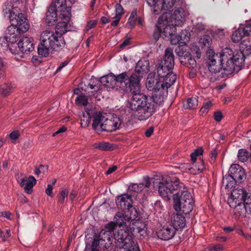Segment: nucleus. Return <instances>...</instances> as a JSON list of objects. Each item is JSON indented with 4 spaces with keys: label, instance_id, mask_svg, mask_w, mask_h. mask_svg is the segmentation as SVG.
Returning a JSON list of instances; mask_svg holds the SVG:
<instances>
[{
    "label": "nucleus",
    "instance_id": "10",
    "mask_svg": "<svg viewBox=\"0 0 251 251\" xmlns=\"http://www.w3.org/2000/svg\"><path fill=\"white\" fill-rule=\"evenodd\" d=\"M122 125V122L119 117L116 115L108 116L107 118L105 117L103 121V131L107 132H113L119 129Z\"/></svg>",
    "mask_w": 251,
    "mask_h": 251
},
{
    "label": "nucleus",
    "instance_id": "18",
    "mask_svg": "<svg viewBox=\"0 0 251 251\" xmlns=\"http://www.w3.org/2000/svg\"><path fill=\"white\" fill-rule=\"evenodd\" d=\"M116 204L118 208L125 210L132 206V200L130 195L125 194L117 197Z\"/></svg>",
    "mask_w": 251,
    "mask_h": 251
},
{
    "label": "nucleus",
    "instance_id": "37",
    "mask_svg": "<svg viewBox=\"0 0 251 251\" xmlns=\"http://www.w3.org/2000/svg\"><path fill=\"white\" fill-rule=\"evenodd\" d=\"M231 193L232 194V196L236 197L242 203H243L244 199L247 196L246 191L240 188L233 189Z\"/></svg>",
    "mask_w": 251,
    "mask_h": 251
},
{
    "label": "nucleus",
    "instance_id": "47",
    "mask_svg": "<svg viewBox=\"0 0 251 251\" xmlns=\"http://www.w3.org/2000/svg\"><path fill=\"white\" fill-rule=\"evenodd\" d=\"M175 51L176 54L180 57V62L182 63L183 61L182 59L184 58V59H186V57L189 55V53L186 51H184L182 49V48L178 47L176 49Z\"/></svg>",
    "mask_w": 251,
    "mask_h": 251
},
{
    "label": "nucleus",
    "instance_id": "6",
    "mask_svg": "<svg viewBox=\"0 0 251 251\" xmlns=\"http://www.w3.org/2000/svg\"><path fill=\"white\" fill-rule=\"evenodd\" d=\"M169 82L165 81L164 79L158 77V78L155 77V74L153 73H150L146 79V87L147 89L153 92L152 94H156V96L160 95L163 97L168 94V89L173 84L175 80L174 75H172Z\"/></svg>",
    "mask_w": 251,
    "mask_h": 251
},
{
    "label": "nucleus",
    "instance_id": "15",
    "mask_svg": "<svg viewBox=\"0 0 251 251\" xmlns=\"http://www.w3.org/2000/svg\"><path fill=\"white\" fill-rule=\"evenodd\" d=\"M19 50L23 53H28L34 50L33 40L31 38L24 37L18 43Z\"/></svg>",
    "mask_w": 251,
    "mask_h": 251
},
{
    "label": "nucleus",
    "instance_id": "39",
    "mask_svg": "<svg viewBox=\"0 0 251 251\" xmlns=\"http://www.w3.org/2000/svg\"><path fill=\"white\" fill-rule=\"evenodd\" d=\"M94 148L101 151H111L113 150V147L111 145L107 142H101L96 143L93 145Z\"/></svg>",
    "mask_w": 251,
    "mask_h": 251
},
{
    "label": "nucleus",
    "instance_id": "19",
    "mask_svg": "<svg viewBox=\"0 0 251 251\" xmlns=\"http://www.w3.org/2000/svg\"><path fill=\"white\" fill-rule=\"evenodd\" d=\"M128 72H124L117 75H115V84L125 92L127 91Z\"/></svg>",
    "mask_w": 251,
    "mask_h": 251
},
{
    "label": "nucleus",
    "instance_id": "5",
    "mask_svg": "<svg viewBox=\"0 0 251 251\" xmlns=\"http://www.w3.org/2000/svg\"><path fill=\"white\" fill-rule=\"evenodd\" d=\"M175 65L174 55L173 49L170 48H167L165 50V54L162 59L156 65V71L158 77L164 79L165 81L169 82L172 75L175 77L174 83L176 79V74L172 73V70Z\"/></svg>",
    "mask_w": 251,
    "mask_h": 251
},
{
    "label": "nucleus",
    "instance_id": "27",
    "mask_svg": "<svg viewBox=\"0 0 251 251\" xmlns=\"http://www.w3.org/2000/svg\"><path fill=\"white\" fill-rule=\"evenodd\" d=\"M184 11L182 8H178L176 9L173 15H171L172 19L175 21V25H180L184 20Z\"/></svg>",
    "mask_w": 251,
    "mask_h": 251
},
{
    "label": "nucleus",
    "instance_id": "16",
    "mask_svg": "<svg viewBox=\"0 0 251 251\" xmlns=\"http://www.w3.org/2000/svg\"><path fill=\"white\" fill-rule=\"evenodd\" d=\"M128 227H129L132 234L139 233L140 236H144L146 234L147 227L146 224L139 220H135L128 224Z\"/></svg>",
    "mask_w": 251,
    "mask_h": 251
},
{
    "label": "nucleus",
    "instance_id": "11",
    "mask_svg": "<svg viewBox=\"0 0 251 251\" xmlns=\"http://www.w3.org/2000/svg\"><path fill=\"white\" fill-rule=\"evenodd\" d=\"M13 17L12 21H10L11 25L16 26L17 30L19 31V32H25L29 28V25L27 22V19L25 17L24 14L21 13V10L20 9V12L18 14H15Z\"/></svg>",
    "mask_w": 251,
    "mask_h": 251
},
{
    "label": "nucleus",
    "instance_id": "60",
    "mask_svg": "<svg viewBox=\"0 0 251 251\" xmlns=\"http://www.w3.org/2000/svg\"><path fill=\"white\" fill-rule=\"evenodd\" d=\"M115 16L121 18L123 14L124 9L120 3H117L115 5Z\"/></svg>",
    "mask_w": 251,
    "mask_h": 251
},
{
    "label": "nucleus",
    "instance_id": "51",
    "mask_svg": "<svg viewBox=\"0 0 251 251\" xmlns=\"http://www.w3.org/2000/svg\"><path fill=\"white\" fill-rule=\"evenodd\" d=\"M200 42L204 47H209L212 43V39L209 35H204L201 38Z\"/></svg>",
    "mask_w": 251,
    "mask_h": 251
},
{
    "label": "nucleus",
    "instance_id": "12",
    "mask_svg": "<svg viewBox=\"0 0 251 251\" xmlns=\"http://www.w3.org/2000/svg\"><path fill=\"white\" fill-rule=\"evenodd\" d=\"M176 233L175 227L171 224L159 226L156 231L158 238L168 241L172 239Z\"/></svg>",
    "mask_w": 251,
    "mask_h": 251
},
{
    "label": "nucleus",
    "instance_id": "22",
    "mask_svg": "<svg viewBox=\"0 0 251 251\" xmlns=\"http://www.w3.org/2000/svg\"><path fill=\"white\" fill-rule=\"evenodd\" d=\"M57 9L55 6L51 5L46 14L45 21L49 25H54L57 20Z\"/></svg>",
    "mask_w": 251,
    "mask_h": 251
},
{
    "label": "nucleus",
    "instance_id": "40",
    "mask_svg": "<svg viewBox=\"0 0 251 251\" xmlns=\"http://www.w3.org/2000/svg\"><path fill=\"white\" fill-rule=\"evenodd\" d=\"M176 25L168 24L164 28L163 33L165 37H170L176 32Z\"/></svg>",
    "mask_w": 251,
    "mask_h": 251
},
{
    "label": "nucleus",
    "instance_id": "2",
    "mask_svg": "<svg viewBox=\"0 0 251 251\" xmlns=\"http://www.w3.org/2000/svg\"><path fill=\"white\" fill-rule=\"evenodd\" d=\"M208 58V68L212 73H219L221 69L227 74H232L236 70H240L245 60L242 51H233L230 48H226L220 53H215L212 50L206 52Z\"/></svg>",
    "mask_w": 251,
    "mask_h": 251
},
{
    "label": "nucleus",
    "instance_id": "23",
    "mask_svg": "<svg viewBox=\"0 0 251 251\" xmlns=\"http://www.w3.org/2000/svg\"><path fill=\"white\" fill-rule=\"evenodd\" d=\"M185 218L182 214H176L174 215L171 219L172 226L175 227V230L181 229L185 226Z\"/></svg>",
    "mask_w": 251,
    "mask_h": 251
},
{
    "label": "nucleus",
    "instance_id": "13",
    "mask_svg": "<svg viewBox=\"0 0 251 251\" xmlns=\"http://www.w3.org/2000/svg\"><path fill=\"white\" fill-rule=\"evenodd\" d=\"M228 174L239 183L243 182L246 178L245 170L238 164L231 165L228 170Z\"/></svg>",
    "mask_w": 251,
    "mask_h": 251
},
{
    "label": "nucleus",
    "instance_id": "59",
    "mask_svg": "<svg viewBox=\"0 0 251 251\" xmlns=\"http://www.w3.org/2000/svg\"><path fill=\"white\" fill-rule=\"evenodd\" d=\"M242 30L246 37H249L251 35V22L246 23L245 26L242 27Z\"/></svg>",
    "mask_w": 251,
    "mask_h": 251
},
{
    "label": "nucleus",
    "instance_id": "33",
    "mask_svg": "<svg viewBox=\"0 0 251 251\" xmlns=\"http://www.w3.org/2000/svg\"><path fill=\"white\" fill-rule=\"evenodd\" d=\"M124 213L130 222L137 220L138 217V213L136 209L133 206L124 210Z\"/></svg>",
    "mask_w": 251,
    "mask_h": 251
},
{
    "label": "nucleus",
    "instance_id": "42",
    "mask_svg": "<svg viewBox=\"0 0 251 251\" xmlns=\"http://www.w3.org/2000/svg\"><path fill=\"white\" fill-rule=\"evenodd\" d=\"M190 36V33L188 30H182L179 35L180 43L186 45L189 41Z\"/></svg>",
    "mask_w": 251,
    "mask_h": 251
},
{
    "label": "nucleus",
    "instance_id": "8",
    "mask_svg": "<svg viewBox=\"0 0 251 251\" xmlns=\"http://www.w3.org/2000/svg\"><path fill=\"white\" fill-rule=\"evenodd\" d=\"M116 226L117 225L115 222L109 223L105 226L104 229L100 231L99 237H97V239L100 240V242L105 243L106 249L105 250L106 251H116V247L112 244L113 237L112 236V232Z\"/></svg>",
    "mask_w": 251,
    "mask_h": 251
},
{
    "label": "nucleus",
    "instance_id": "36",
    "mask_svg": "<svg viewBox=\"0 0 251 251\" xmlns=\"http://www.w3.org/2000/svg\"><path fill=\"white\" fill-rule=\"evenodd\" d=\"M246 38V36L244 32V30H242V27H240L236 30L232 34L231 39L234 43H237L243 39Z\"/></svg>",
    "mask_w": 251,
    "mask_h": 251
},
{
    "label": "nucleus",
    "instance_id": "17",
    "mask_svg": "<svg viewBox=\"0 0 251 251\" xmlns=\"http://www.w3.org/2000/svg\"><path fill=\"white\" fill-rule=\"evenodd\" d=\"M176 0H163L162 2V8L164 10L168 11L169 12L168 14L170 15V12L171 9L174 5ZM168 13L163 12V14L158 18V23L159 25H161L164 23V22L168 24V18L167 15Z\"/></svg>",
    "mask_w": 251,
    "mask_h": 251
},
{
    "label": "nucleus",
    "instance_id": "45",
    "mask_svg": "<svg viewBox=\"0 0 251 251\" xmlns=\"http://www.w3.org/2000/svg\"><path fill=\"white\" fill-rule=\"evenodd\" d=\"M91 117L89 112L83 113V116L81 118V125L83 127H87L91 122Z\"/></svg>",
    "mask_w": 251,
    "mask_h": 251
},
{
    "label": "nucleus",
    "instance_id": "32",
    "mask_svg": "<svg viewBox=\"0 0 251 251\" xmlns=\"http://www.w3.org/2000/svg\"><path fill=\"white\" fill-rule=\"evenodd\" d=\"M69 24V22L67 21L58 23L56 25L55 30L54 32L63 36V35L68 31V28Z\"/></svg>",
    "mask_w": 251,
    "mask_h": 251
},
{
    "label": "nucleus",
    "instance_id": "35",
    "mask_svg": "<svg viewBox=\"0 0 251 251\" xmlns=\"http://www.w3.org/2000/svg\"><path fill=\"white\" fill-rule=\"evenodd\" d=\"M240 48L242 51L245 52L246 54L251 53V39L249 37H246L242 41L240 45Z\"/></svg>",
    "mask_w": 251,
    "mask_h": 251
},
{
    "label": "nucleus",
    "instance_id": "50",
    "mask_svg": "<svg viewBox=\"0 0 251 251\" xmlns=\"http://www.w3.org/2000/svg\"><path fill=\"white\" fill-rule=\"evenodd\" d=\"M143 190V184L134 183L128 186L129 192H140Z\"/></svg>",
    "mask_w": 251,
    "mask_h": 251
},
{
    "label": "nucleus",
    "instance_id": "28",
    "mask_svg": "<svg viewBox=\"0 0 251 251\" xmlns=\"http://www.w3.org/2000/svg\"><path fill=\"white\" fill-rule=\"evenodd\" d=\"M0 50L3 51L9 50L13 54L17 53V49L16 48H12L11 47L8 41V33L7 35L0 37Z\"/></svg>",
    "mask_w": 251,
    "mask_h": 251
},
{
    "label": "nucleus",
    "instance_id": "48",
    "mask_svg": "<svg viewBox=\"0 0 251 251\" xmlns=\"http://www.w3.org/2000/svg\"><path fill=\"white\" fill-rule=\"evenodd\" d=\"M100 242V240L97 239V238H95L92 243V245H91V247H92V251H99L98 250H97L96 249V248L98 246H103V251H106V250H105V249H106V247H105V243H101Z\"/></svg>",
    "mask_w": 251,
    "mask_h": 251
},
{
    "label": "nucleus",
    "instance_id": "21",
    "mask_svg": "<svg viewBox=\"0 0 251 251\" xmlns=\"http://www.w3.org/2000/svg\"><path fill=\"white\" fill-rule=\"evenodd\" d=\"M150 71V63L145 58L141 59L137 63L135 68V72L139 75H143L147 74Z\"/></svg>",
    "mask_w": 251,
    "mask_h": 251
},
{
    "label": "nucleus",
    "instance_id": "46",
    "mask_svg": "<svg viewBox=\"0 0 251 251\" xmlns=\"http://www.w3.org/2000/svg\"><path fill=\"white\" fill-rule=\"evenodd\" d=\"M227 202L230 207H235L238 204L242 203L238 199L235 197L232 196L231 193L228 199Z\"/></svg>",
    "mask_w": 251,
    "mask_h": 251
},
{
    "label": "nucleus",
    "instance_id": "7",
    "mask_svg": "<svg viewBox=\"0 0 251 251\" xmlns=\"http://www.w3.org/2000/svg\"><path fill=\"white\" fill-rule=\"evenodd\" d=\"M115 240L116 251L119 249L121 251H128L137 244L132 240L129 233L128 228H120L113 234Z\"/></svg>",
    "mask_w": 251,
    "mask_h": 251
},
{
    "label": "nucleus",
    "instance_id": "55",
    "mask_svg": "<svg viewBox=\"0 0 251 251\" xmlns=\"http://www.w3.org/2000/svg\"><path fill=\"white\" fill-rule=\"evenodd\" d=\"M203 150L202 148L196 149L191 154V158L192 161H196L197 157L202 154Z\"/></svg>",
    "mask_w": 251,
    "mask_h": 251
},
{
    "label": "nucleus",
    "instance_id": "26",
    "mask_svg": "<svg viewBox=\"0 0 251 251\" xmlns=\"http://www.w3.org/2000/svg\"><path fill=\"white\" fill-rule=\"evenodd\" d=\"M105 120V117L102 116L101 113L96 114L93 116L92 127L95 130L98 131L103 130V121Z\"/></svg>",
    "mask_w": 251,
    "mask_h": 251
},
{
    "label": "nucleus",
    "instance_id": "20",
    "mask_svg": "<svg viewBox=\"0 0 251 251\" xmlns=\"http://www.w3.org/2000/svg\"><path fill=\"white\" fill-rule=\"evenodd\" d=\"M36 179L33 176H30L28 177L25 176L21 178L19 181L21 187H24V190L27 194H30L32 192V188L36 183Z\"/></svg>",
    "mask_w": 251,
    "mask_h": 251
},
{
    "label": "nucleus",
    "instance_id": "9",
    "mask_svg": "<svg viewBox=\"0 0 251 251\" xmlns=\"http://www.w3.org/2000/svg\"><path fill=\"white\" fill-rule=\"evenodd\" d=\"M142 77V75H139L135 72L131 75L129 74L127 91L129 90L133 95L141 93L140 81Z\"/></svg>",
    "mask_w": 251,
    "mask_h": 251
},
{
    "label": "nucleus",
    "instance_id": "1",
    "mask_svg": "<svg viewBox=\"0 0 251 251\" xmlns=\"http://www.w3.org/2000/svg\"><path fill=\"white\" fill-rule=\"evenodd\" d=\"M158 193L165 201H169L173 195L174 207L176 211L188 214L193 208L191 193L182 183L163 179L158 183Z\"/></svg>",
    "mask_w": 251,
    "mask_h": 251
},
{
    "label": "nucleus",
    "instance_id": "58",
    "mask_svg": "<svg viewBox=\"0 0 251 251\" xmlns=\"http://www.w3.org/2000/svg\"><path fill=\"white\" fill-rule=\"evenodd\" d=\"M18 38V34L15 33H10L9 35H8V41L9 44L12 45L15 43L17 41Z\"/></svg>",
    "mask_w": 251,
    "mask_h": 251
},
{
    "label": "nucleus",
    "instance_id": "38",
    "mask_svg": "<svg viewBox=\"0 0 251 251\" xmlns=\"http://www.w3.org/2000/svg\"><path fill=\"white\" fill-rule=\"evenodd\" d=\"M198 105V98L196 97L189 98L183 106L185 109H195Z\"/></svg>",
    "mask_w": 251,
    "mask_h": 251
},
{
    "label": "nucleus",
    "instance_id": "54",
    "mask_svg": "<svg viewBox=\"0 0 251 251\" xmlns=\"http://www.w3.org/2000/svg\"><path fill=\"white\" fill-rule=\"evenodd\" d=\"M180 168L182 172L192 174V164L183 163L181 165Z\"/></svg>",
    "mask_w": 251,
    "mask_h": 251
},
{
    "label": "nucleus",
    "instance_id": "49",
    "mask_svg": "<svg viewBox=\"0 0 251 251\" xmlns=\"http://www.w3.org/2000/svg\"><path fill=\"white\" fill-rule=\"evenodd\" d=\"M161 28L158 25H156L152 35L153 39L155 42H156L159 40L161 37Z\"/></svg>",
    "mask_w": 251,
    "mask_h": 251
},
{
    "label": "nucleus",
    "instance_id": "30",
    "mask_svg": "<svg viewBox=\"0 0 251 251\" xmlns=\"http://www.w3.org/2000/svg\"><path fill=\"white\" fill-rule=\"evenodd\" d=\"M205 169H206V167L202 160L199 159L198 161H193L192 174L197 175L200 174Z\"/></svg>",
    "mask_w": 251,
    "mask_h": 251
},
{
    "label": "nucleus",
    "instance_id": "31",
    "mask_svg": "<svg viewBox=\"0 0 251 251\" xmlns=\"http://www.w3.org/2000/svg\"><path fill=\"white\" fill-rule=\"evenodd\" d=\"M232 208H234V214L239 217L244 218L246 217V213H249V211L243 203Z\"/></svg>",
    "mask_w": 251,
    "mask_h": 251
},
{
    "label": "nucleus",
    "instance_id": "64",
    "mask_svg": "<svg viewBox=\"0 0 251 251\" xmlns=\"http://www.w3.org/2000/svg\"><path fill=\"white\" fill-rule=\"evenodd\" d=\"M137 16V9H134L130 14V17L128 20V23L130 25L134 24L135 18Z\"/></svg>",
    "mask_w": 251,
    "mask_h": 251
},
{
    "label": "nucleus",
    "instance_id": "56",
    "mask_svg": "<svg viewBox=\"0 0 251 251\" xmlns=\"http://www.w3.org/2000/svg\"><path fill=\"white\" fill-rule=\"evenodd\" d=\"M243 203L247 208L249 211V213H251V194L249 195L247 194V196L244 199Z\"/></svg>",
    "mask_w": 251,
    "mask_h": 251
},
{
    "label": "nucleus",
    "instance_id": "44",
    "mask_svg": "<svg viewBox=\"0 0 251 251\" xmlns=\"http://www.w3.org/2000/svg\"><path fill=\"white\" fill-rule=\"evenodd\" d=\"M11 92V88L7 84L3 83L0 85V95L2 97H6Z\"/></svg>",
    "mask_w": 251,
    "mask_h": 251
},
{
    "label": "nucleus",
    "instance_id": "53",
    "mask_svg": "<svg viewBox=\"0 0 251 251\" xmlns=\"http://www.w3.org/2000/svg\"><path fill=\"white\" fill-rule=\"evenodd\" d=\"M48 169V166L40 165L38 168L37 167H35L34 174L36 175H39L42 173L45 174L46 172H47Z\"/></svg>",
    "mask_w": 251,
    "mask_h": 251
},
{
    "label": "nucleus",
    "instance_id": "57",
    "mask_svg": "<svg viewBox=\"0 0 251 251\" xmlns=\"http://www.w3.org/2000/svg\"><path fill=\"white\" fill-rule=\"evenodd\" d=\"M193 29L196 33H199L205 30V25L201 23H198L194 26Z\"/></svg>",
    "mask_w": 251,
    "mask_h": 251
},
{
    "label": "nucleus",
    "instance_id": "41",
    "mask_svg": "<svg viewBox=\"0 0 251 251\" xmlns=\"http://www.w3.org/2000/svg\"><path fill=\"white\" fill-rule=\"evenodd\" d=\"M237 156L239 161L245 162L249 159L250 153L246 149H241L239 150Z\"/></svg>",
    "mask_w": 251,
    "mask_h": 251
},
{
    "label": "nucleus",
    "instance_id": "52",
    "mask_svg": "<svg viewBox=\"0 0 251 251\" xmlns=\"http://www.w3.org/2000/svg\"><path fill=\"white\" fill-rule=\"evenodd\" d=\"M212 104L211 101H208L206 102L200 109V113L201 115H203L206 114L209 111V109L211 107Z\"/></svg>",
    "mask_w": 251,
    "mask_h": 251
},
{
    "label": "nucleus",
    "instance_id": "43",
    "mask_svg": "<svg viewBox=\"0 0 251 251\" xmlns=\"http://www.w3.org/2000/svg\"><path fill=\"white\" fill-rule=\"evenodd\" d=\"M75 103L78 106H86L88 104V98L85 95L81 94L76 97Z\"/></svg>",
    "mask_w": 251,
    "mask_h": 251
},
{
    "label": "nucleus",
    "instance_id": "34",
    "mask_svg": "<svg viewBox=\"0 0 251 251\" xmlns=\"http://www.w3.org/2000/svg\"><path fill=\"white\" fill-rule=\"evenodd\" d=\"M236 183V181L229 174L225 175L223 178V186L225 187L226 189L232 188Z\"/></svg>",
    "mask_w": 251,
    "mask_h": 251
},
{
    "label": "nucleus",
    "instance_id": "61",
    "mask_svg": "<svg viewBox=\"0 0 251 251\" xmlns=\"http://www.w3.org/2000/svg\"><path fill=\"white\" fill-rule=\"evenodd\" d=\"M182 62H184L185 64H189L190 67L192 68L195 67L196 65V61L195 59L191 57L190 54L188 55L186 58L185 59V61H183Z\"/></svg>",
    "mask_w": 251,
    "mask_h": 251
},
{
    "label": "nucleus",
    "instance_id": "3",
    "mask_svg": "<svg viewBox=\"0 0 251 251\" xmlns=\"http://www.w3.org/2000/svg\"><path fill=\"white\" fill-rule=\"evenodd\" d=\"M164 99L161 95L152 94L151 96H147L141 93L132 95L128 107L135 112V114L139 120L144 121L153 115Z\"/></svg>",
    "mask_w": 251,
    "mask_h": 251
},
{
    "label": "nucleus",
    "instance_id": "25",
    "mask_svg": "<svg viewBox=\"0 0 251 251\" xmlns=\"http://www.w3.org/2000/svg\"><path fill=\"white\" fill-rule=\"evenodd\" d=\"M100 82L103 86L107 88H113L115 84V75L112 73H110L107 75L102 76L100 78Z\"/></svg>",
    "mask_w": 251,
    "mask_h": 251
},
{
    "label": "nucleus",
    "instance_id": "62",
    "mask_svg": "<svg viewBox=\"0 0 251 251\" xmlns=\"http://www.w3.org/2000/svg\"><path fill=\"white\" fill-rule=\"evenodd\" d=\"M68 194V192L66 190H62L59 195H58V202L63 203L65 201V199L67 197Z\"/></svg>",
    "mask_w": 251,
    "mask_h": 251
},
{
    "label": "nucleus",
    "instance_id": "24",
    "mask_svg": "<svg viewBox=\"0 0 251 251\" xmlns=\"http://www.w3.org/2000/svg\"><path fill=\"white\" fill-rule=\"evenodd\" d=\"M114 220L119 228H128V223H130L125 214L120 212L116 213L114 216Z\"/></svg>",
    "mask_w": 251,
    "mask_h": 251
},
{
    "label": "nucleus",
    "instance_id": "63",
    "mask_svg": "<svg viewBox=\"0 0 251 251\" xmlns=\"http://www.w3.org/2000/svg\"><path fill=\"white\" fill-rule=\"evenodd\" d=\"M170 42L172 45H176L177 44L180 43V39L179 38V35H177L175 34V33L171 35L170 37Z\"/></svg>",
    "mask_w": 251,
    "mask_h": 251
},
{
    "label": "nucleus",
    "instance_id": "29",
    "mask_svg": "<svg viewBox=\"0 0 251 251\" xmlns=\"http://www.w3.org/2000/svg\"><path fill=\"white\" fill-rule=\"evenodd\" d=\"M57 9L60 12V18L69 22L71 17V7L67 6L66 5L62 7H57Z\"/></svg>",
    "mask_w": 251,
    "mask_h": 251
},
{
    "label": "nucleus",
    "instance_id": "4",
    "mask_svg": "<svg viewBox=\"0 0 251 251\" xmlns=\"http://www.w3.org/2000/svg\"><path fill=\"white\" fill-rule=\"evenodd\" d=\"M40 40L41 43L38 47V53L43 57H47L49 54L50 50L60 51L66 45L64 37L52 31L47 30L43 31L41 34Z\"/></svg>",
    "mask_w": 251,
    "mask_h": 251
},
{
    "label": "nucleus",
    "instance_id": "14",
    "mask_svg": "<svg viewBox=\"0 0 251 251\" xmlns=\"http://www.w3.org/2000/svg\"><path fill=\"white\" fill-rule=\"evenodd\" d=\"M20 12V8L14 6L12 2L9 1H5L2 6V13L5 18H8L9 21H12L15 14Z\"/></svg>",
    "mask_w": 251,
    "mask_h": 251
}]
</instances>
